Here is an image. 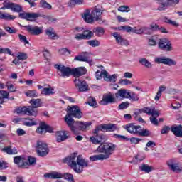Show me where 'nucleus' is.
<instances>
[{"instance_id": "1", "label": "nucleus", "mask_w": 182, "mask_h": 182, "mask_svg": "<svg viewBox=\"0 0 182 182\" xmlns=\"http://www.w3.org/2000/svg\"><path fill=\"white\" fill-rule=\"evenodd\" d=\"M65 161L68 166L77 174H81V173H83V168L89 167V161L83 159L80 155L77 156V153H73L65 158Z\"/></svg>"}, {"instance_id": "2", "label": "nucleus", "mask_w": 182, "mask_h": 182, "mask_svg": "<svg viewBox=\"0 0 182 182\" xmlns=\"http://www.w3.org/2000/svg\"><path fill=\"white\" fill-rule=\"evenodd\" d=\"M116 149H117V145L112 142L101 144L97 147V151L98 153L104 154L93 155L90 157V161H97V160H107V159H109L110 156H112V154L116 151Z\"/></svg>"}, {"instance_id": "3", "label": "nucleus", "mask_w": 182, "mask_h": 182, "mask_svg": "<svg viewBox=\"0 0 182 182\" xmlns=\"http://www.w3.org/2000/svg\"><path fill=\"white\" fill-rule=\"evenodd\" d=\"M31 105L28 107H19L15 109L17 114H26L27 116H38V107L42 106V101L41 99H32L30 101Z\"/></svg>"}, {"instance_id": "4", "label": "nucleus", "mask_w": 182, "mask_h": 182, "mask_svg": "<svg viewBox=\"0 0 182 182\" xmlns=\"http://www.w3.org/2000/svg\"><path fill=\"white\" fill-rule=\"evenodd\" d=\"M125 129L129 133H131V134H139V136L144 137L150 136V131L149 129H142L141 127L133 124L126 125Z\"/></svg>"}, {"instance_id": "5", "label": "nucleus", "mask_w": 182, "mask_h": 182, "mask_svg": "<svg viewBox=\"0 0 182 182\" xmlns=\"http://www.w3.org/2000/svg\"><path fill=\"white\" fill-rule=\"evenodd\" d=\"M95 77L97 80H100L103 77L105 82H110L111 83H116V80H117V74L109 75L107 71L103 70V66H101V71L97 70L95 72Z\"/></svg>"}, {"instance_id": "6", "label": "nucleus", "mask_w": 182, "mask_h": 182, "mask_svg": "<svg viewBox=\"0 0 182 182\" xmlns=\"http://www.w3.org/2000/svg\"><path fill=\"white\" fill-rule=\"evenodd\" d=\"M5 9H10L11 12L19 14L20 12H22V6L6 0L3 3V6L0 8L1 11H5Z\"/></svg>"}, {"instance_id": "7", "label": "nucleus", "mask_w": 182, "mask_h": 182, "mask_svg": "<svg viewBox=\"0 0 182 182\" xmlns=\"http://www.w3.org/2000/svg\"><path fill=\"white\" fill-rule=\"evenodd\" d=\"M36 150L38 156L40 157H45V156H48V154H49V147H48V144L43 141H37Z\"/></svg>"}, {"instance_id": "8", "label": "nucleus", "mask_w": 182, "mask_h": 182, "mask_svg": "<svg viewBox=\"0 0 182 182\" xmlns=\"http://www.w3.org/2000/svg\"><path fill=\"white\" fill-rule=\"evenodd\" d=\"M158 48L164 52H171L174 50V48H173V45H171V42L170 40L166 38L159 39Z\"/></svg>"}, {"instance_id": "9", "label": "nucleus", "mask_w": 182, "mask_h": 182, "mask_svg": "<svg viewBox=\"0 0 182 182\" xmlns=\"http://www.w3.org/2000/svg\"><path fill=\"white\" fill-rule=\"evenodd\" d=\"M54 68L55 69H57L58 73L59 74L60 73V76H62L63 77H69V76L72 75V69L69 67H66L62 64H55Z\"/></svg>"}, {"instance_id": "10", "label": "nucleus", "mask_w": 182, "mask_h": 182, "mask_svg": "<svg viewBox=\"0 0 182 182\" xmlns=\"http://www.w3.org/2000/svg\"><path fill=\"white\" fill-rule=\"evenodd\" d=\"M116 130H117V125L115 124H100L96 127L95 134H97L99 132H116Z\"/></svg>"}, {"instance_id": "11", "label": "nucleus", "mask_w": 182, "mask_h": 182, "mask_svg": "<svg viewBox=\"0 0 182 182\" xmlns=\"http://www.w3.org/2000/svg\"><path fill=\"white\" fill-rule=\"evenodd\" d=\"M159 4L158 11H166L168 6H170V2H172L174 5H177L180 3V0H154Z\"/></svg>"}, {"instance_id": "12", "label": "nucleus", "mask_w": 182, "mask_h": 182, "mask_svg": "<svg viewBox=\"0 0 182 182\" xmlns=\"http://www.w3.org/2000/svg\"><path fill=\"white\" fill-rule=\"evenodd\" d=\"M23 28H25L28 33L34 36H39L43 32V28L38 26L28 25L23 26Z\"/></svg>"}, {"instance_id": "13", "label": "nucleus", "mask_w": 182, "mask_h": 182, "mask_svg": "<svg viewBox=\"0 0 182 182\" xmlns=\"http://www.w3.org/2000/svg\"><path fill=\"white\" fill-rule=\"evenodd\" d=\"M67 113L75 119H82L83 113L80 111V109L77 106H68L67 107Z\"/></svg>"}, {"instance_id": "14", "label": "nucleus", "mask_w": 182, "mask_h": 182, "mask_svg": "<svg viewBox=\"0 0 182 182\" xmlns=\"http://www.w3.org/2000/svg\"><path fill=\"white\" fill-rule=\"evenodd\" d=\"M20 18L21 19H26V21H29L30 22H35L38 19V18H41L42 15H41L39 13H21L19 14Z\"/></svg>"}, {"instance_id": "15", "label": "nucleus", "mask_w": 182, "mask_h": 182, "mask_svg": "<svg viewBox=\"0 0 182 182\" xmlns=\"http://www.w3.org/2000/svg\"><path fill=\"white\" fill-rule=\"evenodd\" d=\"M155 63H162L163 65H167L168 66H176L177 62L171 58L166 57H157L154 59Z\"/></svg>"}, {"instance_id": "16", "label": "nucleus", "mask_w": 182, "mask_h": 182, "mask_svg": "<svg viewBox=\"0 0 182 182\" xmlns=\"http://www.w3.org/2000/svg\"><path fill=\"white\" fill-rule=\"evenodd\" d=\"M167 166L169 167L170 170L176 173L182 171V167L179 166L178 161L176 159H169L167 161Z\"/></svg>"}, {"instance_id": "17", "label": "nucleus", "mask_w": 182, "mask_h": 182, "mask_svg": "<svg viewBox=\"0 0 182 182\" xmlns=\"http://www.w3.org/2000/svg\"><path fill=\"white\" fill-rule=\"evenodd\" d=\"M112 36L114 38L115 42L117 43V45H121V46H129V41L123 38V36H121L119 33H117V32L112 33Z\"/></svg>"}, {"instance_id": "18", "label": "nucleus", "mask_w": 182, "mask_h": 182, "mask_svg": "<svg viewBox=\"0 0 182 182\" xmlns=\"http://www.w3.org/2000/svg\"><path fill=\"white\" fill-rule=\"evenodd\" d=\"M74 83L76 89H77L79 92H87V90H89L87 83L85 80L76 78L74 80Z\"/></svg>"}, {"instance_id": "19", "label": "nucleus", "mask_w": 182, "mask_h": 182, "mask_svg": "<svg viewBox=\"0 0 182 182\" xmlns=\"http://www.w3.org/2000/svg\"><path fill=\"white\" fill-rule=\"evenodd\" d=\"M113 137L114 139H118V140H126L127 141H130L131 144H139L140 141H141V139L139 138H136V137H132V138H127L126 136L120 135L118 134H114Z\"/></svg>"}, {"instance_id": "20", "label": "nucleus", "mask_w": 182, "mask_h": 182, "mask_svg": "<svg viewBox=\"0 0 182 182\" xmlns=\"http://www.w3.org/2000/svg\"><path fill=\"white\" fill-rule=\"evenodd\" d=\"M75 60H78L80 62H86L87 63H89L91 66L92 65H95V63L92 59H90V53H83L82 54L76 56L75 58Z\"/></svg>"}, {"instance_id": "21", "label": "nucleus", "mask_w": 182, "mask_h": 182, "mask_svg": "<svg viewBox=\"0 0 182 182\" xmlns=\"http://www.w3.org/2000/svg\"><path fill=\"white\" fill-rule=\"evenodd\" d=\"M114 102H116L114 96H113L112 93H108L103 95L102 100L100 101V103L101 105L106 106L107 105H112Z\"/></svg>"}, {"instance_id": "22", "label": "nucleus", "mask_w": 182, "mask_h": 182, "mask_svg": "<svg viewBox=\"0 0 182 182\" xmlns=\"http://www.w3.org/2000/svg\"><path fill=\"white\" fill-rule=\"evenodd\" d=\"M56 141L57 143H62V141H65L69 137V132L68 131H58L55 133Z\"/></svg>"}, {"instance_id": "23", "label": "nucleus", "mask_w": 182, "mask_h": 182, "mask_svg": "<svg viewBox=\"0 0 182 182\" xmlns=\"http://www.w3.org/2000/svg\"><path fill=\"white\" fill-rule=\"evenodd\" d=\"M130 95V90L126 89H120L115 94L117 99H129Z\"/></svg>"}, {"instance_id": "24", "label": "nucleus", "mask_w": 182, "mask_h": 182, "mask_svg": "<svg viewBox=\"0 0 182 182\" xmlns=\"http://www.w3.org/2000/svg\"><path fill=\"white\" fill-rule=\"evenodd\" d=\"M82 18L87 23H92L95 22V19L92 16V12H90V10H88V9L84 12L82 15Z\"/></svg>"}, {"instance_id": "25", "label": "nucleus", "mask_w": 182, "mask_h": 182, "mask_svg": "<svg viewBox=\"0 0 182 182\" xmlns=\"http://www.w3.org/2000/svg\"><path fill=\"white\" fill-rule=\"evenodd\" d=\"M95 136H92L90 138V141L93 144H100L103 141V135H99V133L96 134V131H95Z\"/></svg>"}, {"instance_id": "26", "label": "nucleus", "mask_w": 182, "mask_h": 182, "mask_svg": "<svg viewBox=\"0 0 182 182\" xmlns=\"http://www.w3.org/2000/svg\"><path fill=\"white\" fill-rule=\"evenodd\" d=\"M44 177L46 178H52L53 180H56L58 178H63V173L54 171V172L44 174Z\"/></svg>"}, {"instance_id": "27", "label": "nucleus", "mask_w": 182, "mask_h": 182, "mask_svg": "<svg viewBox=\"0 0 182 182\" xmlns=\"http://www.w3.org/2000/svg\"><path fill=\"white\" fill-rule=\"evenodd\" d=\"M171 132L176 136V137H182V126L174 125L171 127Z\"/></svg>"}, {"instance_id": "28", "label": "nucleus", "mask_w": 182, "mask_h": 182, "mask_svg": "<svg viewBox=\"0 0 182 182\" xmlns=\"http://www.w3.org/2000/svg\"><path fill=\"white\" fill-rule=\"evenodd\" d=\"M103 14V11H102V9L95 8L91 11V14L92 16V18L94 21H99L100 19V16H102V14Z\"/></svg>"}, {"instance_id": "29", "label": "nucleus", "mask_w": 182, "mask_h": 182, "mask_svg": "<svg viewBox=\"0 0 182 182\" xmlns=\"http://www.w3.org/2000/svg\"><path fill=\"white\" fill-rule=\"evenodd\" d=\"M1 150L3 153H6L7 154H18V149L16 148H12L11 146L1 148Z\"/></svg>"}, {"instance_id": "30", "label": "nucleus", "mask_w": 182, "mask_h": 182, "mask_svg": "<svg viewBox=\"0 0 182 182\" xmlns=\"http://www.w3.org/2000/svg\"><path fill=\"white\" fill-rule=\"evenodd\" d=\"M16 17L14 15L9 14V13H2L0 11V19H4V21H14Z\"/></svg>"}, {"instance_id": "31", "label": "nucleus", "mask_w": 182, "mask_h": 182, "mask_svg": "<svg viewBox=\"0 0 182 182\" xmlns=\"http://www.w3.org/2000/svg\"><path fill=\"white\" fill-rule=\"evenodd\" d=\"M75 31L77 32H83L82 36H84V39H90L92 38V32L89 30L83 31L82 28H76Z\"/></svg>"}, {"instance_id": "32", "label": "nucleus", "mask_w": 182, "mask_h": 182, "mask_svg": "<svg viewBox=\"0 0 182 182\" xmlns=\"http://www.w3.org/2000/svg\"><path fill=\"white\" fill-rule=\"evenodd\" d=\"M166 85H161L159 87L158 92H156L154 100L155 102H159L160 98L161 97V95H163V92L166 91Z\"/></svg>"}, {"instance_id": "33", "label": "nucleus", "mask_w": 182, "mask_h": 182, "mask_svg": "<svg viewBox=\"0 0 182 182\" xmlns=\"http://www.w3.org/2000/svg\"><path fill=\"white\" fill-rule=\"evenodd\" d=\"M139 170H141V171H144V173H151V171L154 170V168L149 164H143L139 166Z\"/></svg>"}, {"instance_id": "34", "label": "nucleus", "mask_w": 182, "mask_h": 182, "mask_svg": "<svg viewBox=\"0 0 182 182\" xmlns=\"http://www.w3.org/2000/svg\"><path fill=\"white\" fill-rule=\"evenodd\" d=\"M147 29L148 28L146 26H144L139 28L137 27H134V28H132V33H136V35H142V33H144V32H146Z\"/></svg>"}, {"instance_id": "35", "label": "nucleus", "mask_w": 182, "mask_h": 182, "mask_svg": "<svg viewBox=\"0 0 182 182\" xmlns=\"http://www.w3.org/2000/svg\"><path fill=\"white\" fill-rule=\"evenodd\" d=\"M139 63H141V65H142V66H144L147 69H151V68H153V64H151L150 63V61H149L146 58H141L139 60Z\"/></svg>"}, {"instance_id": "36", "label": "nucleus", "mask_w": 182, "mask_h": 182, "mask_svg": "<svg viewBox=\"0 0 182 182\" xmlns=\"http://www.w3.org/2000/svg\"><path fill=\"white\" fill-rule=\"evenodd\" d=\"M65 123H67L68 127H70V129H71V127L73 126V124L75 122L72 117L70 114H67L65 117Z\"/></svg>"}, {"instance_id": "37", "label": "nucleus", "mask_w": 182, "mask_h": 182, "mask_svg": "<svg viewBox=\"0 0 182 182\" xmlns=\"http://www.w3.org/2000/svg\"><path fill=\"white\" fill-rule=\"evenodd\" d=\"M95 36H103L105 35V28L102 27H97L93 30Z\"/></svg>"}, {"instance_id": "38", "label": "nucleus", "mask_w": 182, "mask_h": 182, "mask_svg": "<svg viewBox=\"0 0 182 182\" xmlns=\"http://www.w3.org/2000/svg\"><path fill=\"white\" fill-rule=\"evenodd\" d=\"M53 88L52 87H44L41 91V95H45L46 96H50L53 95Z\"/></svg>"}, {"instance_id": "39", "label": "nucleus", "mask_w": 182, "mask_h": 182, "mask_svg": "<svg viewBox=\"0 0 182 182\" xmlns=\"http://www.w3.org/2000/svg\"><path fill=\"white\" fill-rule=\"evenodd\" d=\"M70 130L74 134H79V132H80L79 129V122H75L70 128Z\"/></svg>"}, {"instance_id": "40", "label": "nucleus", "mask_w": 182, "mask_h": 182, "mask_svg": "<svg viewBox=\"0 0 182 182\" xmlns=\"http://www.w3.org/2000/svg\"><path fill=\"white\" fill-rule=\"evenodd\" d=\"M157 36H154L152 37H150L149 38H148V45L149 46H156V45H157Z\"/></svg>"}, {"instance_id": "41", "label": "nucleus", "mask_w": 182, "mask_h": 182, "mask_svg": "<svg viewBox=\"0 0 182 182\" xmlns=\"http://www.w3.org/2000/svg\"><path fill=\"white\" fill-rule=\"evenodd\" d=\"M8 96H9L8 92L4 90L0 91V105L4 103V99H8Z\"/></svg>"}, {"instance_id": "42", "label": "nucleus", "mask_w": 182, "mask_h": 182, "mask_svg": "<svg viewBox=\"0 0 182 182\" xmlns=\"http://www.w3.org/2000/svg\"><path fill=\"white\" fill-rule=\"evenodd\" d=\"M40 6L41 8H44L45 9H52V5L46 2L45 0H41Z\"/></svg>"}, {"instance_id": "43", "label": "nucleus", "mask_w": 182, "mask_h": 182, "mask_svg": "<svg viewBox=\"0 0 182 182\" xmlns=\"http://www.w3.org/2000/svg\"><path fill=\"white\" fill-rule=\"evenodd\" d=\"M23 124H24V126L31 127L32 126H36V122L32 119H26L23 121Z\"/></svg>"}, {"instance_id": "44", "label": "nucleus", "mask_w": 182, "mask_h": 182, "mask_svg": "<svg viewBox=\"0 0 182 182\" xmlns=\"http://www.w3.org/2000/svg\"><path fill=\"white\" fill-rule=\"evenodd\" d=\"M78 126L80 130H86L89 126H90V123H87V122H78Z\"/></svg>"}, {"instance_id": "45", "label": "nucleus", "mask_w": 182, "mask_h": 182, "mask_svg": "<svg viewBox=\"0 0 182 182\" xmlns=\"http://www.w3.org/2000/svg\"><path fill=\"white\" fill-rule=\"evenodd\" d=\"M83 0H70L68 6H75V5H82Z\"/></svg>"}, {"instance_id": "46", "label": "nucleus", "mask_w": 182, "mask_h": 182, "mask_svg": "<svg viewBox=\"0 0 182 182\" xmlns=\"http://www.w3.org/2000/svg\"><path fill=\"white\" fill-rule=\"evenodd\" d=\"M25 95L28 97H38V92L36 90H28L25 92Z\"/></svg>"}, {"instance_id": "47", "label": "nucleus", "mask_w": 182, "mask_h": 182, "mask_svg": "<svg viewBox=\"0 0 182 182\" xmlns=\"http://www.w3.org/2000/svg\"><path fill=\"white\" fill-rule=\"evenodd\" d=\"M118 31H125V32H133V28L129 26H122L118 28Z\"/></svg>"}, {"instance_id": "48", "label": "nucleus", "mask_w": 182, "mask_h": 182, "mask_svg": "<svg viewBox=\"0 0 182 182\" xmlns=\"http://www.w3.org/2000/svg\"><path fill=\"white\" fill-rule=\"evenodd\" d=\"M129 96V97L128 99L132 100L133 102H137V100H139V95H137V94L134 93V92L130 91Z\"/></svg>"}, {"instance_id": "49", "label": "nucleus", "mask_w": 182, "mask_h": 182, "mask_svg": "<svg viewBox=\"0 0 182 182\" xmlns=\"http://www.w3.org/2000/svg\"><path fill=\"white\" fill-rule=\"evenodd\" d=\"M87 44L90 45V46H92V48H96L100 46V42L97 40H90L87 41Z\"/></svg>"}, {"instance_id": "50", "label": "nucleus", "mask_w": 182, "mask_h": 182, "mask_svg": "<svg viewBox=\"0 0 182 182\" xmlns=\"http://www.w3.org/2000/svg\"><path fill=\"white\" fill-rule=\"evenodd\" d=\"M164 22H166V23H169V25H172V26H180L178 23H177L173 20L168 19V18H167V17L164 18Z\"/></svg>"}, {"instance_id": "51", "label": "nucleus", "mask_w": 182, "mask_h": 182, "mask_svg": "<svg viewBox=\"0 0 182 182\" xmlns=\"http://www.w3.org/2000/svg\"><path fill=\"white\" fill-rule=\"evenodd\" d=\"M18 39L20 42H22L24 45H29V41L26 38V36L22 35V34H18Z\"/></svg>"}, {"instance_id": "52", "label": "nucleus", "mask_w": 182, "mask_h": 182, "mask_svg": "<svg viewBox=\"0 0 182 182\" xmlns=\"http://www.w3.org/2000/svg\"><path fill=\"white\" fill-rule=\"evenodd\" d=\"M45 127H46V124L45 122L40 123L39 127L36 130L37 133L42 134V133L45 132Z\"/></svg>"}, {"instance_id": "53", "label": "nucleus", "mask_w": 182, "mask_h": 182, "mask_svg": "<svg viewBox=\"0 0 182 182\" xmlns=\"http://www.w3.org/2000/svg\"><path fill=\"white\" fill-rule=\"evenodd\" d=\"M117 11H119V12H130V7L126 5L120 6L118 7Z\"/></svg>"}, {"instance_id": "54", "label": "nucleus", "mask_w": 182, "mask_h": 182, "mask_svg": "<svg viewBox=\"0 0 182 182\" xmlns=\"http://www.w3.org/2000/svg\"><path fill=\"white\" fill-rule=\"evenodd\" d=\"M46 35L49 36L50 39H56V38H58V36H56V33L53 32V31L52 30H47Z\"/></svg>"}, {"instance_id": "55", "label": "nucleus", "mask_w": 182, "mask_h": 182, "mask_svg": "<svg viewBox=\"0 0 182 182\" xmlns=\"http://www.w3.org/2000/svg\"><path fill=\"white\" fill-rule=\"evenodd\" d=\"M8 90H9V92H16V87H15L14 85L11 84L10 82H7L6 85Z\"/></svg>"}, {"instance_id": "56", "label": "nucleus", "mask_w": 182, "mask_h": 182, "mask_svg": "<svg viewBox=\"0 0 182 182\" xmlns=\"http://www.w3.org/2000/svg\"><path fill=\"white\" fill-rule=\"evenodd\" d=\"M28 163H26V165L34 166V164H36V158L32 157V156H28Z\"/></svg>"}, {"instance_id": "57", "label": "nucleus", "mask_w": 182, "mask_h": 182, "mask_svg": "<svg viewBox=\"0 0 182 182\" xmlns=\"http://www.w3.org/2000/svg\"><path fill=\"white\" fill-rule=\"evenodd\" d=\"M87 104L90 105V106H92V107H95L97 106V103L96 102V99L92 97H90L89 99H88V102H87Z\"/></svg>"}, {"instance_id": "58", "label": "nucleus", "mask_w": 182, "mask_h": 182, "mask_svg": "<svg viewBox=\"0 0 182 182\" xmlns=\"http://www.w3.org/2000/svg\"><path fill=\"white\" fill-rule=\"evenodd\" d=\"M17 59L19 60H26V59H28V54L25 53H19L17 55Z\"/></svg>"}, {"instance_id": "59", "label": "nucleus", "mask_w": 182, "mask_h": 182, "mask_svg": "<svg viewBox=\"0 0 182 182\" xmlns=\"http://www.w3.org/2000/svg\"><path fill=\"white\" fill-rule=\"evenodd\" d=\"M4 29L9 33H16V32H18V30H16V28H15V27L11 28L9 26H5Z\"/></svg>"}, {"instance_id": "60", "label": "nucleus", "mask_w": 182, "mask_h": 182, "mask_svg": "<svg viewBox=\"0 0 182 182\" xmlns=\"http://www.w3.org/2000/svg\"><path fill=\"white\" fill-rule=\"evenodd\" d=\"M63 177H65V180H68L69 182H75L73 180V175L72 173H66L63 175Z\"/></svg>"}, {"instance_id": "61", "label": "nucleus", "mask_w": 182, "mask_h": 182, "mask_svg": "<svg viewBox=\"0 0 182 182\" xmlns=\"http://www.w3.org/2000/svg\"><path fill=\"white\" fill-rule=\"evenodd\" d=\"M119 85H123L127 86V85H132V81L127 79H121L119 81Z\"/></svg>"}, {"instance_id": "62", "label": "nucleus", "mask_w": 182, "mask_h": 182, "mask_svg": "<svg viewBox=\"0 0 182 182\" xmlns=\"http://www.w3.org/2000/svg\"><path fill=\"white\" fill-rule=\"evenodd\" d=\"M150 115L152 116V117H159L160 116V111L156 110L155 108H152Z\"/></svg>"}, {"instance_id": "63", "label": "nucleus", "mask_w": 182, "mask_h": 182, "mask_svg": "<svg viewBox=\"0 0 182 182\" xmlns=\"http://www.w3.org/2000/svg\"><path fill=\"white\" fill-rule=\"evenodd\" d=\"M71 75H73V76H75V77H79V76H80V74L79 73L78 68H77L71 69Z\"/></svg>"}, {"instance_id": "64", "label": "nucleus", "mask_w": 182, "mask_h": 182, "mask_svg": "<svg viewBox=\"0 0 182 182\" xmlns=\"http://www.w3.org/2000/svg\"><path fill=\"white\" fill-rule=\"evenodd\" d=\"M127 107H129V102H124L119 105L118 109L119 110H124V109H127Z\"/></svg>"}]
</instances>
